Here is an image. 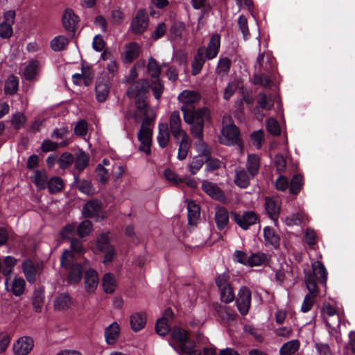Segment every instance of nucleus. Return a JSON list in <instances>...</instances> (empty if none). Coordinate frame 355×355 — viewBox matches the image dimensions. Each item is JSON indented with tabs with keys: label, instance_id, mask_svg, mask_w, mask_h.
I'll list each match as a JSON object with an SVG mask.
<instances>
[{
	"label": "nucleus",
	"instance_id": "f257e3e1",
	"mask_svg": "<svg viewBox=\"0 0 355 355\" xmlns=\"http://www.w3.org/2000/svg\"><path fill=\"white\" fill-rule=\"evenodd\" d=\"M148 87V83L145 80H139L133 83L127 91L129 98H136L137 110L136 118L139 114H143V119L141 128L137 134L138 140L141 144L139 150L144 152L147 155L151 153V144L153 137V130L150 125L154 122L155 114L153 110L148 107L143 100Z\"/></svg>",
	"mask_w": 355,
	"mask_h": 355
},
{
	"label": "nucleus",
	"instance_id": "f03ea898",
	"mask_svg": "<svg viewBox=\"0 0 355 355\" xmlns=\"http://www.w3.org/2000/svg\"><path fill=\"white\" fill-rule=\"evenodd\" d=\"M178 101L183 104L181 110L183 112L184 121L189 124L198 123L197 119L206 121L209 119V111L205 107L195 109L193 104L200 100V95L191 90H184L178 95Z\"/></svg>",
	"mask_w": 355,
	"mask_h": 355
},
{
	"label": "nucleus",
	"instance_id": "7ed1b4c3",
	"mask_svg": "<svg viewBox=\"0 0 355 355\" xmlns=\"http://www.w3.org/2000/svg\"><path fill=\"white\" fill-rule=\"evenodd\" d=\"M182 123L178 111L173 112L169 118V130L178 145V158L184 159L190 148V141L185 130L182 129Z\"/></svg>",
	"mask_w": 355,
	"mask_h": 355
},
{
	"label": "nucleus",
	"instance_id": "20e7f679",
	"mask_svg": "<svg viewBox=\"0 0 355 355\" xmlns=\"http://www.w3.org/2000/svg\"><path fill=\"white\" fill-rule=\"evenodd\" d=\"M169 344L180 355H201V351L196 348L195 341L184 329L177 327L172 329Z\"/></svg>",
	"mask_w": 355,
	"mask_h": 355
},
{
	"label": "nucleus",
	"instance_id": "39448f33",
	"mask_svg": "<svg viewBox=\"0 0 355 355\" xmlns=\"http://www.w3.org/2000/svg\"><path fill=\"white\" fill-rule=\"evenodd\" d=\"M274 58L269 53H263L258 55L254 64V83L265 87L270 85L271 80L268 76L275 69Z\"/></svg>",
	"mask_w": 355,
	"mask_h": 355
},
{
	"label": "nucleus",
	"instance_id": "423d86ee",
	"mask_svg": "<svg viewBox=\"0 0 355 355\" xmlns=\"http://www.w3.org/2000/svg\"><path fill=\"white\" fill-rule=\"evenodd\" d=\"M198 123L190 125V132L192 136L197 139L194 147L198 153V156L208 157L211 155V148L203 140V130L205 121L197 119Z\"/></svg>",
	"mask_w": 355,
	"mask_h": 355
},
{
	"label": "nucleus",
	"instance_id": "0eeeda50",
	"mask_svg": "<svg viewBox=\"0 0 355 355\" xmlns=\"http://www.w3.org/2000/svg\"><path fill=\"white\" fill-rule=\"evenodd\" d=\"M312 270L306 273L304 277V282L307 286L308 279L313 283L315 288H317V282H320L326 286L327 280V271L324 266L319 261H316L311 264Z\"/></svg>",
	"mask_w": 355,
	"mask_h": 355
},
{
	"label": "nucleus",
	"instance_id": "6e6552de",
	"mask_svg": "<svg viewBox=\"0 0 355 355\" xmlns=\"http://www.w3.org/2000/svg\"><path fill=\"white\" fill-rule=\"evenodd\" d=\"M221 144L232 146L240 143V132L234 124H230L223 128L221 135L219 137Z\"/></svg>",
	"mask_w": 355,
	"mask_h": 355
},
{
	"label": "nucleus",
	"instance_id": "1a4fd4ad",
	"mask_svg": "<svg viewBox=\"0 0 355 355\" xmlns=\"http://www.w3.org/2000/svg\"><path fill=\"white\" fill-rule=\"evenodd\" d=\"M233 220L243 230H247L259 221L257 214L252 211H244L243 214L231 213Z\"/></svg>",
	"mask_w": 355,
	"mask_h": 355
},
{
	"label": "nucleus",
	"instance_id": "9d476101",
	"mask_svg": "<svg viewBox=\"0 0 355 355\" xmlns=\"http://www.w3.org/2000/svg\"><path fill=\"white\" fill-rule=\"evenodd\" d=\"M148 25L147 12L144 9H139L131 21L130 31L135 35H140L147 29Z\"/></svg>",
	"mask_w": 355,
	"mask_h": 355
},
{
	"label": "nucleus",
	"instance_id": "9b49d317",
	"mask_svg": "<svg viewBox=\"0 0 355 355\" xmlns=\"http://www.w3.org/2000/svg\"><path fill=\"white\" fill-rule=\"evenodd\" d=\"M220 47V36L219 34H214L209 39L207 46H202L198 49H202V55L207 60L216 58Z\"/></svg>",
	"mask_w": 355,
	"mask_h": 355
},
{
	"label": "nucleus",
	"instance_id": "f8f14e48",
	"mask_svg": "<svg viewBox=\"0 0 355 355\" xmlns=\"http://www.w3.org/2000/svg\"><path fill=\"white\" fill-rule=\"evenodd\" d=\"M251 304V291L248 287H242L236 299V305L240 313L245 315L250 309Z\"/></svg>",
	"mask_w": 355,
	"mask_h": 355
},
{
	"label": "nucleus",
	"instance_id": "ddd939ff",
	"mask_svg": "<svg viewBox=\"0 0 355 355\" xmlns=\"http://www.w3.org/2000/svg\"><path fill=\"white\" fill-rule=\"evenodd\" d=\"M15 12L12 10L4 13L3 19L0 22V37L9 38L12 35V25L14 23Z\"/></svg>",
	"mask_w": 355,
	"mask_h": 355
},
{
	"label": "nucleus",
	"instance_id": "4468645a",
	"mask_svg": "<svg viewBox=\"0 0 355 355\" xmlns=\"http://www.w3.org/2000/svg\"><path fill=\"white\" fill-rule=\"evenodd\" d=\"M173 313L171 309L164 311L163 316L157 320L155 325L156 332L161 336H165L170 331V322L173 320Z\"/></svg>",
	"mask_w": 355,
	"mask_h": 355
},
{
	"label": "nucleus",
	"instance_id": "2eb2a0df",
	"mask_svg": "<svg viewBox=\"0 0 355 355\" xmlns=\"http://www.w3.org/2000/svg\"><path fill=\"white\" fill-rule=\"evenodd\" d=\"M34 346L33 339L29 336H23L17 340L13 345L15 355H27Z\"/></svg>",
	"mask_w": 355,
	"mask_h": 355
},
{
	"label": "nucleus",
	"instance_id": "dca6fc26",
	"mask_svg": "<svg viewBox=\"0 0 355 355\" xmlns=\"http://www.w3.org/2000/svg\"><path fill=\"white\" fill-rule=\"evenodd\" d=\"M265 208L269 217L275 222L277 221L281 208V202L278 198L268 197L265 200Z\"/></svg>",
	"mask_w": 355,
	"mask_h": 355
},
{
	"label": "nucleus",
	"instance_id": "f3484780",
	"mask_svg": "<svg viewBox=\"0 0 355 355\" xmlns=\"http://www.w3.org/2000/svg\"><path fill=\"white\" fill-rule=\"evenodd\" d=\"M99 278L98 272L94 269H89L85 272L84 284L86 291L89 294L94 293L98 285Z\"/></svg>",
	"mask_w": 355,
	"mask_h": 355
},
{
	"label": "nucleus",
	"instance_id": "a211bd4d",
	"mask_svg": "<svg viewBox=\"0 0 355 355\" xmlns=\"http://www.w3.org/2000/svg\"><path fill=\"white\" fill-rule=\"evenodd\" d=\"M309 279H308L307 286H306L309 293L305 296L301 306V311L304 313H306L311 309L314 302V298L318 293L317 288H315L314 285Z\"/></svg>",
	"mask_w": 355,
	"mask_h": 355
},
{
	"label": "nucleus",
	"instance_id": "6ab92c4d",
	"mask_svg": "<svg viewBox=\"0 0 355 355\" xmlns=\"http://www.w3.org/2000/svg\"><path fill=\"white\" fill-rule=\"evenodd\" d=\"M254 178L244 168L239 167L235 170L234 182L240 188H247L250 185V180Z\"/></svg>",
	"mask_w": 355,
	"mask_h": 355
},
{
	"label": "nucleus",
	"instance_id": "aec40b11",
	"mask_svg": "<svg viewBox=\"0 0 355 355\" xmlns=\"http://www.w3.org/2000/svg\"><path fill=\"white\" fill-rule=\"evenodd\" d=\"M215 310L220 319L225 322L230 323L236 320V313L235 311L227 305L216 304Z\"/></svg>",
	"mask_w": 355,
	"mask_h": 355
},
{
	"label": "nucleus",
	"instance_id": "412c9836",
	"mask_svg": "<svg viewBox=\"0 0 355 355\" xmlns=\"http://www.w3.org/2000/svg\"><path fill=\"white\" fill-rule=\"evenodd\" d=\"M10 277L6 279L5 286L8 291L12 292L15 296H19L24 293L25 289V281L21 277H17L9 284Z\"/></svg>",
	"mask_w": 355,
	"mask_h": 355
},
{
	"label": "nucleus",
	"instance_id": "4be33fe9",
	"mask_svg": "<svg viewBox=\"0 0 355 355\" xmlns=\"http://www.w3.org/2000/svg\"><path fill=\"white\" fill-rule=\"evenodd\" d=\"M78 23V17L71 9H66L63 17L62 24L64 28L71 33H74Z\"/></svg>",
	"mask_w": 355,
	"mask_h": 355
},
{
	"label": "nucleus",
	"instance_id": "5701e85b",
	"mask_svg": "<svg viewBox=\"0 0 355 355\" xmlns=\"http://www.w3.org/2000/svg\"><path fill=\"white\" fill-rule=\"evenodd\" d=\"M229 212L224 207H218L215 211V223L219 230H225L229 224Z\"/></svg>",
	"mask_w": 355,
	"mask_h": 355
},
{
	"label": "nucleus",
	"instance_id": "b1692460",
	"mask_svg": "<svg viewBox=\"0 0 355 355\" xmlns=\"http://www.w3.org/2000/svg\"><path fill=\"white\" fill-rule=\"evenodd\" d=\"M96 98L100 102H104L110 93V84L107 80H98L96 85Z\"/></svg>",
	"mask_w": 355,
	"mask_h": 355
},
{
	"label": "nucleus",
	"instance_id": "393cba45",
	"mask_svg": "<svg viewBox=\"0 0 355 355\" xmlns=\"http://www.w3.org/2000/svg\"><path fill=\"white\" fill-rule=\"evenodd\" d=\"M101 210V202L98 200H90L87 202L83 209L85 217L90 218L98 216Z\"/></svg>",
	"mask_w": 355,
	"mask_h": 355
},
{
	"label": "nucleus",
	"instance_id": "a878e982",
	"mask_svg": "<svg viewBox=\"0 0 355 355\" xmlns=\"http://www.w3.org/2000/svg\"><path fill=\"white\" fill-rule=\"evenodd\" d=\"M157 140L159 147L165 148L170 140V130L166 123H159L158 125V134Z\"/></svg>",
	"mask_w": 355,
	"mask_h": 355
},
{
	"label": "nucleus",
	"instance_id": "bb28decb",
	"mask_svg": "<svg viewBox=\"0 0 355 355\" xmlns=\"http://www.w3.org/2000/svg\"><path fill=\"white\" fill-rule=\"evenodd\" d=\"M207 59L202 55V49H198L191 63V73L196 76L201 71Z\"/></svg>",
	"mask_w": 355,
	"mask_h": 355
},
{
	"label": "nucleus",
	"instance_id": "cd10ccee",
	"mask_svg": "<svg viewBox=\"0 0 355 355\" xmlns=\"http://www.w3.org/2000/svg\"><path fill=\"white\" fill-rule=\"evenodd\" d=\"M131 328L135 331H139L143 329L146 323V315L145 313H135L130 318Z\"/></svg>",
	"mask_w": 355,
	"mask_h": 355
},
{
	"label": "nucleus",
	"instance_id": "c85d7f7f",
	"mask_svg": "<svg viewBox=\"0 0 355 355\" xmlns=\"http://www.w3.org/2000/svg\"><path fill=\"white\" fill-rule=\"evenodd\" d=\"M202 189L210 197L220 200L223 197L220 189L214 183L204 181L202 184Z\"/></svg>",
	"mask_w": 355,
	"mask_h": 355
},
{
	"label": "nucleus",
	"instance_id": "c756f323",
	"mask_svg": "<svg viewBox=\"0 0 355 355\" xmlns=\"http://www.w3.org/2000/svg\"><path fill=\"white\" fill-rule=\"evenodd\" d=\"M120 327L117 322H114L110 324L105 331V337L107 344L112 345L119 338Z\"/></svg>",
	"mask_w": 355,
	"mask_h": 355
},
{
	"label": "nucleus",
	"instance_id": "7c9ffc66",
	"mask_svg": "<svg viewBox=\"0 0 355 355\" xmlns=\"http://www.w3.org/2000/svg\"><path fill=\"white\" fill-rule=\"evenodd\" d=\"M41 69V63L37 60H31L26 67L24 76L28 80H32L38 75Z\"/></svg>",
	"mask_w": 355,
	"mask_h": 355
},
{
	"label": "nucleus",
	"instance_id": "2f4dec72",
	"mask_svg": "<svg viewBox=\"0 0 355 355\" xmlns=\"http://www.w3.org/2000/svg\"><path fill=\"white\" fill-rule=\"evenodd\" d=\"M140 46L137 42H130L124 48V58L125 62H131L139 55Z\"/></svg>",
	"mask_w": 355,
	"mask_h": 355
},
{
	"label": "nucleus",
	"instance_id": "473e14b6",
	"mask_svg": "<svg viewBox=\"0 0 355 355\" xmlns=\"http://www.w3.org/2000/svg\"><path fill=\"white\" fill-rule=\"evenodd\" d=\"M260 168V157L256 154H249L246 161V169L250 175L254 177L258 174Z\"/></svg>",
	"mask_w": 355,
	"mask_h": 355
},
{
	"label": "nucleus",
	"instance_id": "72a5a7b5",
	"mask_svg": "<svg viewBox=\"0 0 355 355\" xmlns=\"http://www.w3.org/2000/svg\"><path fill=\"white\" fill-rule=\"evenodd\" d=\"M83 277L82 266L80 264H73L67 275V281L71 284H78Z\"/></svg>",
	"mask_w": 355,
	"mask_h": 355
},
{
	"label": "nucleus",
	"instance_id": "f704fd0d",
	"mask_svg": "<svg viewBox=\"0 0 355 355\" xmlns=\"http://www.w3.org/2000/svg\"><path fill=\"white\" fill-rule=\"evenodd\" d=\"M22 270L28 282L33 283L35 281L36 270L32 261L25 260L22 263Z\"/></svg>",
	"mask_w": 355,
	"mask_h": 355
},
{
	"label": "nucleus",
	"instance_id": "c9c22d12",
	"mask_svg": "<svg viewBox=\"0 0 355 355\" xmlns=\"http://www.w3.org/2000/svg\"><path fill=\"white\" fill-rule=\"evenodd\" d=\"M263 236L266 243L268 245L277 248L279 243V237L275 233L273 228L266 227L263 229Z\"/></svg>",
	"mask_w": 355,
	"mask_h": 355
},
{
	"label": "nucleus",
	"instance_id": "e433bc0d",
	"mask_svg": "<svg viewBox=\"0 0 355 355\" xmlns=\"http://www.w3.org/2000/svg\"><path fill=\"white\" fill-rule=\"evenodd\" d=\"M19 78L13 74L8 76L5 81L4 92L6 94H14L18 90Z\"/></svg>",
	"mask_w": 355,
	"mask_h": 355
},
{
	"label": "nucleus",
	"instance_id": "4c0bfd02",
	"mask_svg": "<svg viewBox=\"0 0 355 355\" xmlns=\"http://www.w3.org/2000/svg\"><path fill=\"white\" fill-rule=\"evenodd\" d=\"M16 263L17 259L11 256H6L2 262L1 261V272L6 278L10 277V275L15 266Z\"/></svg>",
	"mask_w": 355,
	"mask_h": 355
},
{
	"label": "nucleus",
	"instance_id": "58836bf2",
	"mask_svg": "<svg viewBox=\"0 0 355 355\" xmlns=\"http://www.w3.org/2000/svg\"><path fill=\"white\" fill-rule=\"evenodd\" d=\"M300 343L298 340H292L284 343L279 349L280 355H292L300 348Z\"/></svg>",
	"mask_w": 355,
	"mask_h": 355
},
{
	"label": "nucleus",
	"instance_id": "ea45409f",
	"mask_svg": "<svg viewBox=\"0 0 355 355\" xmlns=\"http://www.w3.org/2000/svg\"><path fill=\"white\" fill-rule=\"evenodd\" d=\"M71 305L70 296L67 293L59 295L54 301V306L57 310H64L69 309Z\"/></svg>",
	"mask_w": 355,
	"mask_h": 355
},
{
	"label": "nucleus",
	"instance_id": "a19ab883",
	"mask_svg": "<svg viewBox=\"0 0 355 355\" xmlns=\"http://www.w3.org/2000/svg\"><path fill=\"white\" fill-rule=\"evenodd\" d=\"M268 261V256L263 252L252 253L249 256L248 266L250 267L259 266Z\"/></svg>",
	"mask_w": 355,
	"mask_h": 355
},
{
	"label": "nucleus",
	"instance_id": "79ce46f5",
	"mask_svg": "<svg viewBox=\"0 0 355 355\" xmlns=\"http://www.w3.org/2000/svg\"><path fill=\"white\" fill-rule=\"evenodd\" d=\"M187 210L189 223L193 225L200 216V207L193 202H189L187 205Z\"/></svg>",
	"mask_w": 355,
	"mask_h": 355
},
{
	"label": "nucleus",
	"instance_id": "37998d69",
	"mask_svg": "<svg viewBox=\"0 0 355 355\" xmlns=\"http://www.w3.org/2000/svg\"><path fill=\"white\" fill-rule=\"evenodd\" d=\"M103 290L107 293H113L116 288L114 276L111 273H106L103 278Z\"/></svg>",
	"mask_w": 355,
	"mask_h": 355
},
{
	"label": "nucleus",
	"instance_id": "c03bdc74",
	"mask_svg": "<svg viewBox=\"0 0 355 355\" xmlns=\"http://www.w3.org/2000/svg\"><path fill=\"white\" fill-rule=\"evenodd\" d=\"M69 43V40L63 36L58 35L55 37L51 42V47L54 51H60L63 50Z\"/></svg>",
	"mask_w": 355,
	"mask_h": 355
},
{
	"label": "nucleus",
	"instance_id": "a18cd8bd",
	"mask_svg": "<svg viewBox=\"0 0 355 355\" xmlns=\"http://www.w3.org/2000/svg\"><path fill=\"white\" fill-rule=\"evenodd\" d=\"M259 106L266 110H270L274 106V102L271 96H267L264 93H259L257 96Z\"/></svg>",
	"mask_w": 355,
	"mask_h": 355
},
{
	"label": "nucleus",
	"instance_id": "49530a36",
	"mask_svg": "<svg viewBox=\"0 0 355 355\" xmlns=\"http://www.w3.org/2000/svg\"><path fill=\"white\" fill-rule=\"evenodd\" d=\"M74 162L76 168L79 171H82L88 165L89 155L83 151H80L77 154L76 159H74Z\"/></svg>",
	"mask_w": 355,
	"mask_h": 355
},
{
	"label": "nucleus",
	"instance_id": "de8ad7c7",
	"mask_svg": "<svg viewBox=\"0 0 355 355\" xmlns=\"http://www.w3.org/2000/svg\"><path fill=\"white\" fill-rule=\"evenodd\" d=\"M48 177L43 171H36L33 182L40 189H44L48 185Z\"/></svg>",
	"mask_w": 355,
	"mask_h": 355
},
{
	"label": "nucleus",
	"instance_id": "09e8293b",
	"mask_svg": "<svg viewBox=\"0 0 355 355\" xmlns=\"http://www.w3.org/2000/svg\"><path fill=\"white\" fill-rule=\"evenodd\" d=\"M44 300V293L42 289H37L34 291L33 295V306L35 311L40 312L43 306Z\"/></svg>",
	"mask_w": 355,
	"mask_h": 355
},
{
	"label": "nucleus",
	"instance_id": "8fccbe9b",
	"mask_svg": "<svg viewBox=\"0 0 355 355\" xmlns=\"http://www.w3.org/2000/svg\"><path fill=\"white\" fill-rule=\"evenodd\" d=\"M147 68L152 78H159L161 73V67L153 58L151 57L148 59Z\"/></svg>",
	"mask_w": 355,
	"mask_h": 355
},
{
	"label": "nucleus",
	"instance_id": "3c124183",
	"mask_svg": "<svg viewBox=\"0 0 355 355\" xmlns=\"http://www.w3.org/2000/svg\"><path fill=\"white\" fill-rule=\"evenodd\" d=\"M204 159L200 156H194L187 168L191 174L195 175L204 164Z\"/></svg>",
	"mask_w": 355,
	"mask_h": 355
},
{
	"label": "nucleus",
	"instance_id": "603ef678",
	"mask_svg": "<svg viewBox=\"0 0 355 355\" xmlns=\"http://www.w3.org/2000/svg\"><path fill=\"white\" fill-rule=\"evenodd\" d=\"M231 66L230 60L225 56L220 55L218 62L216 71L218 73H227Z\"/></svg>",
	"mask_w": 355,
	"mask_h": 355
},
{
	"label": "nucleus",
	"instance_id": "864d4df0",
	"mask_svg": "<svg viewBox=\"0 0 355 355\" xmlns=\"http://www.w3.org/2000/svg\"><path fill=\"white\" fill-rule=\"evenodd\" d=\"M303 220L304 214L302 212H297L286 217L284 220V223L287 226H294L300 225Z\"/></svg>",
	"mask_w": 355,
	"mask_h": 355
},
{
	"label": "nucleus",
	"instance_id": "5fc2aeb1",
	"mask_svg": "<svg viewBox=\"0 0 355 355\" xmlns=\"http://www.w3.org/2000/svg\"><path fill=\"white\" fill-rule=\"evenodd\" d=\"M125 18V15L121 8H116L111 12V22L114 25H120Z\"/></svg>",
	"mask_w": 355,
	"mask_h": 355
},
{
	"label": "nucleus",
	"instance_id": "6e6d98bb",
	"mask_svg": "<svg viewBox=\"0 0 355 355\" xmlns=\"http://www.w3.org/2000/svg\"><path fill=\"white\" fill-rule=\"evenodd\" d=\"M73 162V155L68 152L62 153L58 159V163L61 168H66L69 167Z\"/></svg>",
	"mask_w": 355,
	"mask_h": 355
},
{
	"label": "nucleus",
	"instance_id": "4d7b16f0",
	"mask_svg": "<svg viewBox=\"0 0 355 355\" xmlns=\"http://www.w3.org/2000/svg\"><path fill=\"white\" fill-rule=\"evenodd\" d=\"M73 261L74 256L72 252L69 250H64L60 257L61 266L64 268H68L74 264Z\"/></svg>",
	"mask_w": 355,
	"mask_h": 355
},
{
	"label": "nucleus",
	"instance_id": "13d9d810",
	"mask_svg": "<svg viewBox=\"0 0 355 355\" xmlns=\"http://www.w3.org/2000/svg\"><path fill=\"white\" fill-rule=\"evenodd\" d=\"M81 71V75L83 79L84 80L85 85L87 86L90 85L94 77V73L91 67L88 64H85L84 63H83Z\"/></svg>",
	"mask_w": 355,
	"mask_h": 355
},
{
	"label": "nucleus",
	"instance_id": "bf43d9fd",
	"mask_svg": "<svg viewBox=\"0 0 355 355\" xmlns=\"http://www.w3.org/2000/svg\"><path fill=\"white\" fill-rule=\"evenodd\" d=\"M96 173L97 176V180L99 182L104 184H105L110 178V173L109 171L105 168L102 164H99L96 168Z\"/></svg>",
	"mask_w": 355,
	"mask_h": 355
},
{
	"label": "nucleus",
	"instance_id": "052dcab7",
	"mask_svg": "<svg viewBox=\"0 0 355 355\" xmlns=\"http://www.w3.org/2000/svg\"><path fill=\"white\" fill-rule=\"evenodd\" d=\"M303 184V178L300 175H295L291 182L290 191L292 194H297Z\"/></svg>",
	"mask_w": 355,
	"mask_h": 355
},
{
	"label": "nucleus",
	"instance_id": "680f3d73",
	"mask_svg": "<svg viewBox=\"0 0 355 355\" xmlns=\"http://www.w3.org/2000/svg\"><path fill=\"white\" fill-rule=\"evenodd\" d=\"M47 187L51 193H55V192L59 191L64 187L63 181L59 177L52 178L48 182Z\"/></svg>",
	"mask_w": 355,
	"mask_h": 355
},
{
	"label": "nucleus",
	"instance_id": "e2e57ef3",
	"mask_svg": "<svg viewBox=\"0 0 355 355\" xmlns=\"http://www.w3.org/2000/svg\"><path fill=\"white\" fill-rule=\"evenodd\" d=\"M250 139L252 144L257 148L259 149L262 146V144L264 141V132L261 130H259L253 132L250 135Z\"/></svg>",
	"mask_w": 355,
	"mask_h": 355
},
{
	"label": "nucleus",
	"instance_id": "0e129e2a",
	"mask_svg": "<svg viewBox=\"0 0 355 355\" xmlns=\"http://www.w3.org/2000/svg\"><path fill=\"white\" fill-rule=\"evenodd\" d=\"M92 230V223L89 220H84L77 227L78 234L80 237L87 236Z\"/></svg>",
	"mask_w": 355,
	"mask_h": 355
},
{
	"label": "nucleus",
	"instance_id": "69168bd1",
	"mask_svg": "<svg viewBox=\"0 0 355 355\" xmlns=\"http://www.w3.org/2000/svg\"><path fill=\"white\" fill-rule=\"evenodd\" d=\"M266 128L268 132L273 135H279L281 132L278 121L274 118H270L266 121Z\"/></svg>",
	"mask_w": 355,
	"mask_h": 355
},
{
	"label": "nucleus",
	"instance_id": "338daca9",
	"mask_svg": "<svg viewBox=\"0 0 355 355\" xmlns=\"http://www.w3.org/2000/svg\"><path fill=\"white\" fill-rule=\"evenodd\" d=\"M220 291V299L225 303H230L234 299V293L231 286H226Z\"/></svg>",
	"mask_w": 355,
	"mask_h": 355
},
{
	"label": "nucleus",
	"instance_id": "774afa93",
	"mask_svg": "<svg viewBox=\"0 0 355 355\" xmlns=\"http://www.w3.org/2000/svg\"><path fill=\"white\" fill-rule=\"evenodd\" d=\"M113 247L110 243V239L107 233H103L100 235L97 239V248L100 251H104V250L108 249Z\"/></svg>",
	"mask_w": 355,
	"mask_h": 355
}]
</instances>
